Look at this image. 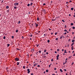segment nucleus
Returning a JSON list of instances; mask_svg holds the SVG:
<instances>
[{"label": "nucleus", "mask_w": 75, "mask_h": 75, "mask_svg": "<svg viewBox=\"0 0 75 75\" xmlns=\"http://www.w3.org/2000/svg\"><path fill=\"white\" fill-rule=\"evenodd\" d=\"M66 63H65H65H64H64H63V65H64Z\"/></svg>", "instance_id": "61"}, {"label": "nucleus", "mask_w": 75, "mask_h": 75, "mask_svg": "<svg viewBox=\"0 0 75 75\" xmlns=\"http://www.w3.org/2000/svg\"><path fill=\"white\" fill-rule=\"evenodd\" d=\"M14 36H12V38H13V39L14 38Z\"/></svg>", "instance_id": "36"}, {"label": "nucleus", "mask_w": 75, "mask_h": 75, "mask_svg": "<svg viewBox=\"0 0 75 75\" xmlns=\"http://www.w3.org/2000/svg\"><path fill=\"white\" fill-rule=\"evenodd\" d=\"M57 33H56L55 34V35H57Z\"/></svg>", "instance_id": "47"}, {"label": "nucleus", "mask_w": 75, "mask_h": 75, "mask_svg": "<svg viewBox=\"0 0 75 75\" xmlns=\"http://www.w3.org/2000/svg\"><path fill=\"white\" fill-rule=\"evenodd\" d=\"M59 55L57 54V55L56 56L57 58H59Z\"/></svg>", "instance_id": "10"}, {"label": "nucleus", "mask_w": 75, "mask_h": 75, "mask_svg": "<svg viewBox=\"0 0 75 75\" xmlns=\"http://www.w3.org/2000/svg\"><path fill=\"white\" fill-rule=\"evenodd\" d=\"M35 24L36 27H38V23H35Z\"/></svg>", "instance_id": "5"}, {"label": "nucleus", "mask_w": 75, "mask_h": 75, "mask_svg": "<svg viewBox=\"0 0 75 75\" xmlns=\"http://www.w3.org/2000/svg\"><path fill=\"white\" fill-rule=\"evenodd\" d=\"M43 5L44 6H45V5H46V4L45 3L43 4Z\"/></svg>", "instance_id": "32"}, {"label": "nucleus", "mask_w": 75, "mask_h": 75, "mask_svg": "<svg viewBox=\"0 0 75 75\" xmlns=\"http://www.w3.org/2000/svg\"><path fill=\"white\" fill-rule=\"evenodd\" d=\"M69 2H70V3H71V2H72V1H69Z\"/></svg>", "instance_id": "53"}, {"label": "nucleus", "mask_w": 75, "mask_h": 75, "mask_svg": "<svg viewBox=\"0 0 75 75\" xmlns=\"http://www.w3.org/2000/svg\"><path fill=\"white\" fill-rule=\"evenodd\" d=\"M71 10H74V8H71Z\"/></svg>", "instance_id": "19"}, {"label": "nucleus", "mask_w": 75, "mask_h": 75, "mask_svg": "<svg viewBox=\"0 0 75 75\" xmlns=\"http://www.w3.org/2000/svg\"><path fill=\"white\" fill-rule=\"evenodd\" d=\"M8 8H9V6H6V8H7V9H8Z\"/></svg>", "instance_id": "14"}, {"label": "nucleus", "mask_w": 75, "mask_h": 75, "mask_svg": "<svg viewBox=\"0 0 75 75\" xmlns=\"http://www.w3.org/2000/svg\"><path fill=\"white\" fill-rule=\"evenodd\" d=\"M64 53H67V50H64Z\"/></svg>", "instance_id": "8"}, {"label": "nucleus", "mask_w": 75, "mask_h": 75, "mask_svg": "<svg viewBox=\"0 0 75 75\" xmlns=\"http://www.w3.org/2000/svg\"><path fill=\"white\" fill-rule=\"evenodd\" d=\"M33 3L32 2V3H31L30 4V6H32V5H33Z\"/></svg>", "instance_id": "12"}, {"label": "nucleus", "mask_w": 75, "mask_h": 75, "mask_svg": "<svg viewBox=\"0 0 75 75\" xmlns=\"http://www.w3.org/2000/svg\"><path fill=\"white\" fill-rule=\"evenodd\" d=\"M18 3H16L15 4H14V5L15 6H16L17 5V6H18Z\"/></svg>", "instance_id": "1"}, {"label": "nucleus", "mask_w": 75, "mask_h": 75, "mask_svg": "<svg viewBox=\"0 0 75 75\" xmlns=\"http://www.w3.org/2000/svg\"><path fill=\"white\" fill-rule=\"evenodd\" d=\"M38 67H40V66L39 65H38Z\"/></svg>", "instance_id": "55"}, {"label": "nucleus", "mask_w": 75, "mask_h": 75, "mask_svg": "<svg viewBox=\"0 0 75 75\" xmlns=\"http://www.w3.org/2000/svg\"><path fill=\"white\" fill-rule=\"evenodd\" d=\"M74 41H75V40H72L71 41V42H74Z\"/></svg>", "instance_id": "20"}, {"label": "nucleus", "mask_w": 75, "mask_h": 75, "mask_svg": "<svg viewBox=\"0 0 75 75\" xmlns=\"http://www.w3.org/2000/svg\"><path fill=\"white\" fill-rule=\"evenodd\" d=\"M14 9H16V8H17V7L14 6Z\"/></svg>", "instance_id": "16"}, {"label": "nucleus", "mask_w": 75, "mask_h": 75, "mask_svg": "<svg viewBox=\"0 0 75 75\" xmlns=\"http://www.w3.org/2000/svg\"><path fill=\"white\" fill-rule=\"evenodd\" d=\"M64 27H64L65 28H67V25H65Z\"/></svg>", "instance_id": "40"}, {"label": "nucleus", "mask_w": 75, "mask_h": 75, "mask_svg": "<svg viewBox=\"0 0 75 75\" xmlns=\"http://www.w3.org/2000/svg\"><path fill=\"white\" fill-rule=\"evenodd\" d=\"M74 42L71 45V46H72L73 45H74Z\"/></svg>", "instance_id": "18"}, {"label": "nucleus", "mask_w": 75, "mask_h": 75, "mask_svg": "<svg viewBox=\"0 0 75 75\" xmlns=\"http://www.w3.org/2000/svg\"><path fill=\"white\" fill-rule=\"evenodd\" d=\"M62 21H63V22H64V23H65V21L64 20H62Z\"/></svg>", "instance_id": "21"}, {"label": "nucleus", "mask_w": 75, "mask_h": 75, "mask_svg": "<svg viewBox=\"0 0 75 75\" xmlns=\"http://www.w3.org/2000/svg\"><path fill=\"white\" fill-rule=\"evenodd\" d=\"M37 65V63H35V64H34V66H35Z\"/></svg>", "instance_id": "23"}, {"label": "nucleus", "mask_w": 75, "mask_h": 75, "mask_svg": "<svg viewBox=\"0 0 75 75\" xmlns=\"http://www.w3.org/2000/svg\"><path fill=\"white\" fill-rule=\"evenodd\" d=\"M74 50V47H73V46H72L71 47V50Z\"/></svg>", "instance_id": "9"}, {"label": "nucleus", "mask_w": 75, "mask_h": 75, "mask_svg": "<svg viewBox=\"0 0 75 75\" xmlns=\"http://www.w3.org/2000/svg\"><path fill=\"white\" fill-rule=\"evenodd\" d=\"M42 11L44 13H45H45H46V12H45V9L43 10H42Z\"/></svg>", "instance_id": "4"}, {"label": "nucleus", "mask_w": 75, "mask_h": 75, "mask_svg": "<svg viewBox=\"0 0 75 75\" xmlns=\"http://www.w3.org/2000/svg\"><path fill=\"white\" fill-rule=\"evenodd\" d=\"M51 61H52V62L53 61L54 59H51Z\"/></svg>", "instance_id": "37"}, {"label": "nucleus", "mask_w": 75, "mask_h": 75, "mask_svg": "<svg viewBox=\"0 0 75 75\" xmlns=\"http://www.w3.org/2000/svg\"><path fill=\"white\" fill-rule=\"evenodd\" d=\"M71 25H74V24H73V23H72L71 24Z\"/></svg>", "instance_id": "24"}, {"label": "nucleus", "mask_w": 75, "mask_h": 75, "mask_svg": "<svg viewBox=\"0 0 75 75\" xmlns=\"http://www.w3.org/2000/svg\"><path fill=\"white\" fill-rule=\"evenodd\" d=\"M46 72H48V70H46Z\"/></svg>", "instance_id": "31"}, {"label": "nucleus", "mask_w": 75, "mask_h": 75, "mask_svg": "<svg viewBox=\"0 0 75 75\" xmlns=\"http://www.w3.org/2000/svg\"><path fill=\"white\" fill-rule=\"evenodd\" d=\"M27 6H28V7H29V6H30V4H28Z\"/></svg>", "instance_id": "25"}, {"label": "nucleus", "mask_w": 75, "mask_h": 75, "mask_svg": "<svg viewBox=\"0 0 75 75\" xmlns=\"http://www.w3.org/2000/svg\"><path fill=\"white\" fill-rule=\"evenodd\" d=\"M57 60H58V59H59V58H58V57H57Z\"/></svg>", "instance_id": "46"}, {"label": "nucleus", "mask_w": 75, "mask_h": 75, "mask_svg": "<svg viewBox=\"0 0 75 75\" xmlns=\"http://www.w3.org/2000/svg\"><path fill=\"white\" fill-rule=\"evenodd\" d=\"M58 40V38H56V40Z\"/></svg>", "instance_id": "41"}, {"label": "nucleus", "mask_w": 75, "mask_h": 75, "mask_svg": "<svg viewBox=\"0 0 75 75\" xmlns=\"http://www.w3.org/2000/svg\"><path fill=\"white\" fill-rule=\"evenodd\" d=\"M18 30L16 29V33H18Z\"/></svg>", "instance_id": "15"}, {"label": "nucleus", "mask_w": 75, "mask_h": 75, "mask_svg": "<svg viewBox=\"0 0 75 75\" xmlns=\"http://www.w3.org/2000/svg\"><path fill=\"white\" fill-rule=\"evenodd\" d=\"M66 4H68V2H66Z\"/></svg>", "instance_id": "52"}, {"label": "nucleus", "mask_w": 75, "mask_h": 75, "mask_svg": "<svg viewBox=\"0 0 75 75\" xmlns=\"http://www.w3.org/2000/svg\"><path fill=\"white\" fill-rule=\"evenodd\" d=\"M30 37H33V35H30Z\"/></svg>", "instance_id": "49"}, {"label": "nucleus", "mask_w": 75, "mask_h": 75, "mask_svg": "<svg viewBox=\"0 0 75 75\" xmlns=\"http://www.w3.org/2000/svg\"><path fill=\"white\" fill-rule=\"evenodd\" d=\"M67 60H68V58H66V60H65V63H67Z\"/></svg>", "instance_id": "7"}, {"label": "nucleus", "mask_w": 75, "mask_h": 75, "mask_svg": "<svg viewBox=\"0 0 75 75\" xmlns=\"http://www.w3.org/2000/svg\"><path fill=\"white\" fill-rule=\"evenodd\" d=\"M46 51H47V50H44V52H46Z\"/></svg>", "instance_id": "42"}, {"label": "nucleus", "mask_w": 75, "mask_h": 75, "mask_svg": "<svg viewBox=\"0 0 75 75\" xmlns=\"http://www.w3.org/2000/svg\"><path fill=\"white\" fill-rule=\"evenodd\" d=\"M30 69H27L28 72V74H30Z\"/></svg>", "instance_id": "2"}, {"label": "nucleus", "mask_w": 75, "mask_h": 75, "mask_svg": "<svg viewBox=\"0 0 75 75\" xmlns=\"http://www.w3.org/2000/svg\"><path fill=\"white\" fill-rule=\"evenodd\" d=\"M62 51H64V49H62Z\"/></svg>", "instance_id": "60"}, {"label": "nucleus", "mask_w": 75, "mask_h": 75, "mask_svg": "<svg viewBox=\"0 0 75 75\" xmlns=\"http://www.w3.org/2000/svg\"><path fill=\"white\" fill-rule=\"evenodd\" d=\"M64 31H65V32H67V30H64Z\"/></svg>", "instance_id": "27"}, {"label": "nucleus", "mask_w": 75, "mask_h": 75, "mask_svg": "<svg viewBox=\"0 0 75 75\" xmlns=\"http://www.w3.org/2000/svg\"><path fill=\"white\" fill-rule=\"evenodd\" d=\"M69 16H71V15L70 14H69Z\"/></svg>", "instance_id": "50"}, {"label": "nucleus", "mask_w": 75, "mask_h": 75, "mask_svg": "<svg viewBox=\"0 0 75 75\" xmlns=\"http://www.w3.org/2000/svg\"><path fill=\"white\" fill-rule=\"evenodd\" d=\"M59 51V49H57V51Z\"/></svg>", "instance_id": "44"}, {"label": "nucleus", "mask_w": 75, "mask_h": 75, "mask_svg": "<svg viewBox=\"0 0 75 75\" xmlns=\"http://www.w3.org/2000/svg\"><path fill=\"white\" fill-rule=\"evenodd\" d=\"M20 64V63L19 62H18L17 64V65H18Z\"/></svg>", "instance_id": "17"}, {"label": "nucleus", "mask_w": 75, "mask_h": 75, "mask_svg": "<svg viewBox=\"0 0 75 75\" xmlns=\"http://www.w3.org/2000/svg\"><path fill=\"white\" fill-rule=\"evenodd\" d=\"M71 57H72V56H71L69 57V59H71Z\"/></svg>", "instance_id": "28"}, {"label": "nucleus", "mask_w": 75, "mask_h": 75, "mask_svg": "<svg viewBox=\"0 0 75 75\" xmlns=\"http://www.w3.org/2000/svg\"><path fill=\"white\" fill-rule=\"evenodd\" d=\"M31 75H33V73H31Z\"/></svg>", "instance_id": "62"}, {"label": "nucleus", "mask_w": 75, "mask_h": 75, "mask_svg": "<svg viewBox=\"0 0 75 75\" xmlns=\"http://www.w3.org/2000/svg\"><path fill=\"white\" fill-rule=\"evenodd\" d=\"M41 51H39V53H41Z\"/></svg>", "instance_id": "45"}, {"label": "nucleus", "mask_w": 75, "mask_h": 75, "mask_svg": "<svg viewBox=\"0 0 75 75\" xmlns=\"http://www.w3.org/2000/svg\"><path fill=\"white\" fill-rule=\"evenodd\" d=\"M74 17L75 18V15H74Z\"/></svg>", "instance_id": "64"}, {"label": "nucleus", "mask_w": 75, "mask_h": 75, "mask_svg": "<svg viewBox=\"0 0 75 75\" xmlns=\"http://www.w3.org/2000/svg\"><path fill=\"white\" fill-rule=\"evenodd\" d=\"M55 54H57V52L56 51H55Z\"/></svg>", "instance_id": "56"}, {"label": "nucleus", "mask_w": 75, "mask_h": 75, "mask_svg": "<svg viewBox=\"0 0 75 75\" xmlns=\"http://www.w3.org/2000/svg\"><path fill=\"white\" fill-rule=\"evenodd\" d=\"M63 37V36H61L60 37V39H62Z\"/></svg>", "instance_id": "29"}, {"label": "nucleus", "mask_w": 75, "mask_h": 75, "mask_svg": "<svg viewBox=\"0 0 75 75\" xmlns=\"http://www.w3.org/2000/svg\"><path fill=\"white\" fill-rule=\"evenodd\" d=\"M7 13H9V11L8 10L7 11Z\"/></svg>", "instance_id": "48"}, {"label": "nucleus", "mask_w": 75, "mask_h": 75, "mask_svg": "<svg viewBox=\"0 0 75 75\" xmlns=\"http://www.w3.org/2000/svg\"><path fill=\"white\" fill-rule=\"evenodd\" d=\"M36 34H38V33H37L36 32L34 33V35H36Z\"/></svg>", "instance_id": "6"}, {"label": "nucleus", "mask_w": 75, "mask_h": 75, "mask_svg": "<svg viewBox=\"0 0 75 75\" xmlns=\"http://www.w3.org/2000/svg\"><path fill=\"white\" fill-rule=\"evenodd\" d=\"M64 71H67V69H64Z\"/></svg>", "instance_id": "38"}, {"label": "nucleus", "mask_w": 75, "mask_h": 75, "mask_svg": "<svg viewBox=\"0 0 75 75\" xmlns=\"http://www.w3.org/2000/svg\"><path fill=\"white\" fill-rule=\"evenodd\" d=\"M57 69V68L54 67V70H55Z\"/></svg>", "instance_id": "34"}, {"label": "nucleus", "mask_w": 75, "mask_h": 75, "mask_svg": "<svg viewBox=\"0 0 75 75\" xmlns=\"http://www.w3.org/2000/svg\"><path fill=\"white\" fill-rule=\"evenodd\" d=\"M60 71L61 72H63V71H62V69H60Z\"/></svg>", "instance_id": "11"}, {"label": "nucleus", "mask_w": 75, "mask_h": 75, "mask_svg": "<svg viewBox=\"0 0 75 75\" xmlns=\"http://www.w3.org/2000/svg\"><path fill=\"white\" fill-rule=\"evenodd\" d=\"M37 20L38 21H39V18H37Z\"/></svg>", "instance_id": "22"}, {"label": "nucleus", "mask_w": 75, "mask_h": 75, "mask_svg": "<svg viewBox=\"0 0 75 75\" xmlns=\"http://www.w3.org/2000/svg\"><path fill=\"white\" fill-rule=\"evenodd\" d=\"M52 75H55V74H52Z\"/></svg>", "instance_id": "63"}, {"label": "nucleus", "mask_w": 75, "mask_h": 75, "mask_svg": "<svg viewBox=\"0 0 75 75\" xmlns=\"http://www.w3.org/2000/svg\"><path fill=\"white\" fill-rule=\"evenodd\" d=\"M4 39H6V36H4L3 38Z\"/></svg>", "instance_id": "35"}, {"label": "nucleus", "mask_w": 75, "mask_h": 75, "mask_svg": "<svg viewBox=\"0 0 75 75\" xmlns=\"http://www.w3.org/2000/svg\"><path fill=\"white\" fill-rule=\"evenodd\" d=\"M50 40H47L48 42H50Z\"/></svg>", "instance_id": "33"}, {"label": "nucleus", "mask_w": 75, "mask_h": 75, "mask_svg": "<svg viewBox=\"0 0 75 75\" xmlns=\"http://www.w3.org/2000/svg\"><path fill=\"white\" fill-rule=\"evenodd\" d=\"M10 44H7V47H9V46H10Z\"/></svg>", "instance_id": "13"}, {"label": "nucleus", "mask_w": 75, "mask_h": 75, "mask_svg": "<svg viewBox=\"0 0 75 75\" xmlns=\"http://www.w3.org/2000/svg\"><path fill=\"white\" fill-rule=\"evenodd\" d=\"M22 38L23 39L24 38V37L23 36H22Z\"/></svg>", "instance_id": "59"}, {"label": "nucleus", "mask_w": 75, "mask_h": 75, "mask_svg": "<svg viewBox=\"0 0 75 75\" xmlns=\"http://www.w3.org/2000/svg\"><path fill=\"white\" fill-rule=\"evenodd\" d=\"M15 60L17 61H18L19 60V59L18 58H15Z\"/></svg>", "instance_id": "3"}, {"label": "nucleus", "mask_w": 75, "mask_h": 75, "mask_svg": "<svg viewBox=\"0 0 75 75\" xmlns=\"http://www.w3.org/2000/svg\"><path fill=\"white\" fill-rule=\"evenodd\" d=\"M20 23H21L20 21H19L18 22V24H20Z\"/></svg>", "instance_id": "43"}, {"label": "nucleus", "mask_w": 75, "mask_h": 75, "mask_svg": "<svg viewBox=\"0 0 75 75\" xmlns=\"http://www.w3.org/2000/svg\"><path fill=\"white\" fill-rule=\"evenodd\" d=\"M55 21V19L54 20V19H52V21Z\"/></svg>", "instance_id": "39"}, {"label": "nucleus", "mask_w": 75, "mask_h": 75, "mask_svg": "<svg viewBox=\"0 0 75 75\" xmlns=\"http://www.w3.org/2000/svg\"><path fill=\"white\" fill-rule=\"evenodd\" d=\"M6 70H8V67H6Z\"/></svg>", "instance_id": "57"}, {"label": "nucleus", "mask_w": 75, "mask_h": 75, "mask_svg": "<svg viewBox=\"0 0 75 75\" xmlns=\"http://www.w3.org/2000/svg\"><path fill=\"white\" fill-rule=\"evenodd\" d=\"M71 41V39H70L69 40V41Z\"/></svg>", "instance_id": "54"}, {"label": "nucleus", "mask_w": 75, "mask_h": 75, "mask_svg": "<svg viewBox=\"0 0 75 75\" xmlns=\"http://www.w3.org/2000/svg\"><path fill=\"white\" fill-rule=\"evenodd\" d=\"M23 69H25V66H24L23 67Z\"/></svg>", "instance_id": "26"}, {"label": "nucleus", "mask_w": 75, "mask_h": 75, "mask_svg": "<svg viewBox=\"0 0 75 75\" xmlns=\"http://www.w3.org/2000/svg\"><path fill=\"white\" fill-rule=\"evenodd\" d=\"M51 35H53V33H51Z\"/></svg>", "instance_id": "51"}, {"label": "nucleus", "mask_w": 75, "mask_h": 75, "mask_svg": "<svg viewBox=\"0 0 75 75\" xmlns=\"http://www.w3.org/2000/svg\"><path fill=\"white\" fill-rule=\"evenodd\" d=\"M74 64V63L73 62V63H72V65H73Z\"/></svg>", "instance_id": "58"}, {"label": "nucleus", "mask_w": 75, "mask_h": 75, "mask_svg": "<svg viewBox=\"0 0 75 75\" xmlns=\"http://www.w3.org/2000/svg\"><path fill=\"white\" fill-rule=\"evenodd\" d=\"M16 49L17 50H18V51H20V49H18V48H17Z\"/></svg>", "instance_id": "30"}]
</instances>
